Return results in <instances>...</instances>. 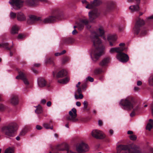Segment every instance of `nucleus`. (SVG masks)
I'll return each instance as SVG.
<instances>
[{"label":"nucleus","mask_w":153,"mask_h":153,"mask_svg":"<svg viewBox=\"0 0 153 153\" xmlns=\"http://www.w3.org/2000/svg\"><path fill=\"white\" fill-rule=\"evenodd\" d=\"M104 33L103 28L101 27L96 31L92 32L91 37L94 48L91 53V56L94 61H97L103 52L104 48L101 44V40L99 36H102Z\"/></svg>","instance_id":"obj_1"},{"label":"nucleus","mask_w":153,"mask_h":153,"mask_svg":"<svg viewBox=\"0 0 153 153\" xmlns=\"http://www.w3.org/2000/svg\"><path fill=\"white\" fill-rule=\"evenodd\" d=\"M117 153H141L139 147L135 145H120L117 147Z\"/></svg>","instance_id":"obj_2"},{"label":"nucleus","mask_w":153,"mask_h":153,"mask_svg":"<svg viewBox=\"0 0 153 153\" xmlns=\"http://www.w3.org/2000/svg\"><path fill=\"white\" fill-rule=\"evenodd\" d=\"M17 125L15 123H10L2 127L1 130L3 133L8 138L14 136L16 130Z\"/></svg>","instance_id":"obj_3"},{"label":"nucleus","mask_w":153,"mask_h":153,"mask_svg":"<svg viewBox=\"0 0 153 153\" xmlns=\"http://www.w3.org/2000/svg\"><path fill=\"white\" fill-rule=\"evenodd\" d=\"M135 101L134 98L131 96H128L125 99H122L120 104L123 106L125 109L131 110L135 106Z\"/></svg>","instance_id":"obj_4"},{"label":"nucleus","mask_w":153,"mask_h":153,"mask_svg":"<svg viewBox=\"0 0 153 153\" xmlns=\"http://www.w3.org/2000/svg\"><path fill=\"white\" fill-rule=\"evenodd\" d=\"M16 70L18 72L19 75L16 77V79L22 80L26 85H28L29 83L28 79L26 78L25 73L23 71L20 70L18 68H16Z\"/></svg>","instance_id":"obj_5"},{"label":"nucleus","mask_w":153,"mask_h":153,"mask_svg":"<svg viewBox=\"0 0 153 153\" xmlns=\"http://www.w3.org/2000/svg\"><path fill=\"white\" fill-rule=\"evenodd\" d=\"M69 115L66 117L67 120L72 122H75L77 120L76 119V110L74 108H73L69 112Z\"/></svg>","instance_id":"obj_6"},{"label":"nucleus","mask_w":153,"mask_h":153,"mask_svg":"<svg viewBox=\"0 0 153 153\" xmlns=\"http://www.w3.org/2000/svg\"><path fill=\"white\" fill-rule=\"evenodd\" d=\"M145 23L144 21L141 19H139L136 22L133 31L134 34L137 35L140 32V27L144 25Z\"/></svg>","instance_id":"obj_7"},{"label":"nucleus","mask_w":153,"mask_h":153,"mask_svg":"<svg viewBox=\"0 0 153 153\" xmlns=\"http://www.w3.org/2000/svg\"><path fill=\"white\" fill-rule=\"evenodd\" d=\"M23 1L22 0H10L9 3L13 7V8L16 10L19 9L23 5Z\"/></svg>","instance_id":"obj_8"},{"label":"nucleus","mask_w":153,"mask_h":153,"mask_svg":"<svg viewBox=\"0 0 153 153\" xmlns=\"http://www.w3.org/2000/svg\"><path fill=\"white\" fill-rule=\"evenodd\" d=\"M116 57L119 61L122 62H126L129 59L128 55L122 52H120L117 54Z\"/></svg>","instance_id":"obj_9"},{"label":"nucleus","mask_w":153,"mask_h":153,"mask_svg":"<svg viewBox=\"0 0 153 153\" xmlns=\"http://www.w3.org/2000/svg\"><path fill=\"white\" fill-rule=\"evenodd\" d=\"M92 135L97 139H103L105 137L104 134L98 130H94L91 132Z\"/></svg>","instance_id":"obj_10"},{"label":"nucleus","mask_w":153,"mask_h":153,"mask_svg":"<svg viewBox=\"0 0 153 153\" xmlns=\"http://www.w3.org/2000/svg\"><path fill=\"white\" fill-rule=\"evenodd\" d=\"M88 21L87 19H84L82 20L79 23L77 26L78 29L81 30H82L84 27V25H86V27L88 28H90L91 26L88 25Z\"/></svg>","instance_id":"obj_11"},{"label":"nucleus","mask_w":153,"mask_h":153,"mask_svg":"<svg viewBox=\"0 0 153 153\" xmlns=\"http://www.w3.org/2000/svg\"><path fill=\"white\" fill-rule=\"evenodd\" d=\"M99 15V13L97 11V10L95 9L91 12L89 13V19L91 22H92L93 20L96 18Z\"/></svg>","instance_id":"obj_12"},{"label":"nucleus","mask_w":153,"mask_h":153,"mask_svg":"<svg viewBox=\"0 0 153 153\" xmlns=\"http://www.w3.org/2000/svg\"><path fill=\"white\" fill-rule=\"evenodd\" d=\"M29 17L27 22L30 24H33L36 21L40 20L41 19V17L34 15H30Z\"/></svg>","instance_id":"obj_13"},{"label":"nucleus","mask_w":153,"mask_h":153,"mask_svg":"<svg viewBox=\"0 0 153 153\" xmlns=\"http://www.w3.org/2000/svg\"><path fill=\"white\" fill-rule=\"evenodd\" d=\"M101 3L102 2L100 0H94L93 2L88 4L85 7L89 9H92L95 6H97L100 5Z\"/></svg>","instance_id":"obj_14"},{"label":"nucleus","mask_w":153,"mask_h":153,"mask_svg":"<svg viewBox=\"0 0 153 153\" xmlns=\"http://www.w3.org/2000/svg\"><path fill=\"white\" fill-rule=\"evenodd\" d=\"M107 39L109 42L110 46H112L115 45L114 43L117 39V37L115 35H109Z\"/></svg>","instance_id":"obj_15"},{"label":"nucleus","mask_w":153,"mask_h":153,"mask_svg":"<svg viewBox=\"0 0 153 153\" xmlns=\"http://www.w3.org/2000/svg\"><path fill=\"white\" fill-rule=\"evenodd\" d=\"M17 19L18 21L20 22L24 21L26 20V16L22 12H19L17 13Z\"/></svg>","instance_id":"obj_16"},{"label":"nucleus","mask_w":153,"mask_h":153,"mask_svg":"<svg viewBox=\"0 0 153 153\" xmlns=\"http://www.w3.org/2000/svg\"><path fill=\"white\" fill-rule=\"evenodd\" d=\"M19 99L18 96L16 95H13L11 96L10 102L13 105H16L19 103Z\"/></svg>","instance_id":"obj_17"},{"label":"nucleus","mask_w":153,"mask_h":153,"mask_svg":"<svg viewBox=\"0 0 153 153\" xmlns=\"http://www.w3.org/2000/svg\"><path fill=\"white\" fill-rule=\"evenodd\" d=\"M124 50V48H112L109 50V52L111 53H113L114 52H117L118 53L120 52H122Z\"/></svg>","instance_id":"obj_18"},{"label":"nucleus","mask_w":153,"mask_h":153,"mask_svg":"<svg viewBox=\"0 0 153 153\" xmlns=\"http://www.w3.org/2000/svg\"><path fill=\"white\" fill-rule=\"evenodd\" d=\"M67 74L66 71L62 69L58 72L56 75V77L57 78H62L66 76Z\"/></svg>","instance_id":"obj_19"},{"label":"nucleus","mask_w":153,"mask_h":153,"mask_svg":"<svg viewBox=\"0 0 153 153\" xmlns=\"http://www.w3.org/2000/svg\"><path fill=\"white\" fill-rule=\"evenodd\" d=\"M37 81L38 85L40 87H43L46 85V82L45 80L42 78H38Z\"/></svg>","instance_id":"obj_20"},{"label":"nucleus","mask_w":153,"mask_h":153,"mask_svg":"<svg viewBox=\"0 0 153 153\" xmlns=\"http://www.w3.org/2000/svg\"><path fill=\"white\" fill-rule=\"evenodd\" d=\"M116 5V3L114 2L111 1L108 4L107 10L109 11L112 10L115 8Z\"/></svg>","instance_id":"obj_21"},{"label":"nucleus","mask_w":153,"mask_h":153,"mask_svg":"<svg viewBox=\"0 0 153 153\" xmlns=\"http://www.w3.org/2000/svg\"><path fill=\"white\" fill-rule=\"evenodd\" d=\"M38 1L44 2H46V0H27L26 2L30 5L34 6L36 4V3Z\"/></svg>","instance_id":"obj_22"},{"label":"nucleus","mask_w":153,"mask_h":153,"mask_svg":"<svg viewBox=\"0 0 153 153\" xmlns=\"http://www.w3.org/2000/svg\"><path fill=\"white\" fill-rule=\"evenodd\" d=\"M110 58L106 57L104 58L100 62L99 65L102 66H106L109 62Z\"/></svg>","instance_id":"obj_23"},{"label":"nucleus","mask_w":153,"mask_h":153,"mask_svg":"<svg viewBox=\"0 0 153 153\" xmlns=\"http://www.w3.org/2000/svg\"><path fill=\"white\" fill-rule=\"evenodd\" d=\"M70 80V78L67 77L62 79H59L57 82L58 83L62 84H66L68 83Z\"/></svg>","instance_id":"obj_24"},{"label":"nucleus","mask_w":153,"mask_h":153,"mask_svg":"<svg viewBox=\"0 0 153 153\" xmlns=\"http://www.w3.org/2000/svg\"><path fill=\"white\" fill-rule=\"evenodd\" d=\"M19 28L17 25H15L13 26L11 29V33L12 34H15L18 33Z\"/></svg>","instance_id":"obj_25"},{"label":"nucleus","mask_w":153,"mask_h":153,"mask_svg":"<svg viewBox=\"0 0 153 153\" xmlns=\"http://www.w3.org/2000/svg\"><path fill=\"white\" fill-rule=\"evenodd\" d=\"M153 127V120L152 119H150L149 120V122L147 124L146 129L149 131H150Z\"/></svg>","instance_id":"obj_26"},{"label":"nucleus","mask_w":153,"mask_h":153,"mask_svg":"<svg viewBox=\"0 0 153 153\" xmlns=\"http://www.w3.org/2000/svg\"><path fill=\"white\" fill-rule=\"evenodd\" d=\"M129 9L132 12L137 11L139 10V7L138 5H131Z\"/></svg>","instance_id":"obj_27"},{"label":"nucleus","mask_w":153,"mask_h":153,"mask_svg":"<svg viewBox=\"0 0 153 153\" xmlns=\"http://www.w3.org/2000/svg\"><path fill=\"white\" fill-rule=\"evenodd\" d=\"M36 107V109L35 111L36 113L37 114H39L42 112V107L40 105H39L37 106Z\"/></svg>","instance_id":"obj_28"},{"label":"nucleus","mask_w":153,"mask_h":153,"mask_svg":"<svg viewBox=\"0 0 153 153\" xmlns=\"http://www.w3.org/2000/svg\"><path fill=\"white\" fill-rule=\"evenodd\" d=\"M56 18L54 16H50L48 17V23L49 22H52L56 21Z\"/></svg>","instance_id":"obj_29"},{"label":"nucleus","mask_w":153,"mask_h":153,"mask_svg":"<svg viewBox=\"0 0 153 153\" xmlns=\"http://www.w3.org/2000/svg\"><path fill=\"white\" fill-rule=\"evenodd\" d=\"M13 150L12 148L9 147L5 150L4 153H13Z\"/></svg>","instance_id":"obj_30"},{"label":"nucleus","mask_w":153,"mask_h":153,"mask_svg":"<svg viewBox=\"0 0 153 153\" xmlns=\"http://www.w3.org/2000/svg\"><path fill=\"white\" fill-rule=\"evenodd\" d=\"M8 44L7 43H3L1 44V47L5 48L8 50L10 49V48L8 47Z\"/></svg>","instance_id":"obj_31"},{"label":"nucleus","mask_w":153,"mask_h":153,"mask_svg":"<svg viewBox=\"0 0 153 153\" xmlns=\"http://www.w3.org/2000/svg\"><path fill=\"white\" fill-rule=\"evenodd\" d=\"M149 83L150 85L153 86V75L150 76L149 80Z\"/></svg>","instance_id":"obj_32"},{"label":"nucleus","mask_w":153,"mask_h":153,"mask_svg":"<svg viewBox=\"0 0 153 153\" xmlns=\"http://www.w3.org/2000/svg\"><path fill=\"white\" fill-rule=\"evenodd\" d=\"M10 18L12 19H14L17 17V13L11 12L10 13Z\"/></svg>","instance_id":"obj_33"},{"label":"nucleus","mask_w":153,"mask_h":153,"mask_svg":"<svg viewBox=\"0 0 153 153\" xmlns=\"http://www.w3.org/2000/svg\"><path fill=\"white\" fill-rule=\"evenodd\" d=\"M102 69L100 68H97L95 69V70L94 71V73L95 74H100L102 73Z\"/></svg>","instance_id":"obj_34"},{"label":"nucleus","mask_w":153,"mask_h":153,"mask_svg":"<svg viewBox=\"0 0 153 153\" xmlns=\"http://www.w3.org/2000/svg\"><path fill=\"white\" fill-rule=\"evenodd\" d=\"M83 108L84 109H86L87 108L88 103L86 101H85L83 103Z\"/></svg>","instance_id":"obj_35"},{"label":"nucleus","mask_w":153,"mask_h":153,"mask_svg":"<svg viewBox=\"0 0 153 153\" xmlns=\"http://www.w3.org/2000/svg\"><path fill=\"white\" fill-rule=\"evenodd\" d=\"M129 137H130V139L131 140H136V139L137 138V136L135 135H133V134L132 135H130L129 136Z\"/></svg>","instance_id":"obj_36"},{"label":"nucleus","mask_w":153,"mask_h":153,"mask_svg":"<svg viewBox=\"0 0 153 153\" xmlns=\"http://www.w3.org/2000/svg\"><path fill=\"white\" fill-rule=\"evenodd\" d=\"M138 108V106L136 107V108H134L133 111L130 114V116L131 117L134 116L135 115V111L137 110Z\"/></svg>","instance_id":"obj_37"},{"label":"nucleus","mask_w":153,"mask_h":153,"mask_svg":"<svg viewBox=\"0 0 153 153\" xmlns=\"http://www.w3.org/2000/svg\"><path fill=\"white\" fill-rule=\"evenodd\" d=\"M46 102V100L45 99H42L40 102V103L42 105H45Z\"/></svg>","instance_id":"obj_38"},{"label":"nucleus","mask_w":153,"mask_h":153,"mask_svg":"<svg viewBox=\"0 0 153 153\" xmlns=\"http://www.w3.org/2000/svg\"><path fill=\"white\" fill-rule=\"evenodd\" d=\"M86 80L87 81L88 80L91 82H93L94 81V79L90 76H88L86 78Z\"/></svg>","instance_id":"obj_39"},{"label":"nucleus","mask_w":153,"mask_h":153,"mask_svg":"<svg viewBox=\"0 0 153 153\" xmlns=\"http://www.w3.org/2000/svg\"><path fill=\"white\" fill-rule=\"evenodd\" d=\"M24 37V35L22 34H19L18 36V38L19 39H22Z\"/></svg>","instance_id":"obj_40"},{"label":"nucleus","mask_w":153,"mask_h":153,"mask_svg":"<svg viewBox=\"0 0 153 153\" xmlns=\"http://www.w3.org/2000/svg\"><path fill=\"white\" fill-rule=\"evenodd\" d=\"M43 128L48 129V124L47 123H44L42 124Z\"/></svg>","instance_id":"obj_41"},{"label":"nucleus","mask_w":153,"mask_h":153,"mask_svg":"<svg viewBox=\"0 0 153 153\" xmlns=\"http://www.w3.org/2000/svg\"><path fill=\"white\" fill-rule=\"evenodd\" d=\"M125 29V28L124 27H120L119 29V30L120 32H122Z\"/></svg>","instance_id":"obj_42"},{"label":"nucleus","mask_w":153,"mask_h":153,"mask_svg":"<svg viewBox=\"0 0 153 153\" xmlns=\"http://www.w3.org/2000/svg\"><path fill=\"white\" fill-rule=\"evenodd\" d=\"M41 64L40 63H35L33 65V67L36 68H38L41 66Z\"/></svg>","instance_id":"obj_43"},{"label":"nucleus","mask_w":153,"mask_h":153,"mask_svg":"<svg viewBox=\"0 0 153 153\" xmlns=\"http://www.w3.org/2000/svg\"><path fill=\"white\" fill-rule=\"evenodd\" d=\"M5 107L4 106L1 104L0 103V110L2 111L4 109Z\"/></svg>","instance_id":"obj_44"},{"label":"nucleus","mask_w":153,"mask_h":153,"mask_svg":"<svg viewBox=\"0 0 153 153\" xmlns=\"http://www.w3.org/2000/svg\"><path fill=\"white\" fill-rule=\"evenodd\" d=\"M36 128L38 130H40L42 129V127L40 126L37 125L36 126Z\"/></svg>","instance_id":"obj_45"},{"label":"nucleus","mask_w":153,"mask_h":153,"mask_svg":"<svg viewBox=\"0 0 153 153\" xmlns=\"http://www.w3.org/2000/svg\"><path fill=\"white\" fill-rule=\"evenodd\" d=\"M69 60V58L68 57H66L63 60V63H65L66 62H67Z\"/></svg>","instance_id":"obj_46"},{"label":"nucleus","mask_w":153,"mask_h":153,"mask_svg":"<svg viewBox=\"0 0 153 153\" xmlns=\"http://www.w3.org/2000/svg\"><path fill=\"white\" fill-rule=\"evenodd\" d=\"M48 64H53V61L52 60H51V59H48Z\"/></svg>","instance_id":"obj_47"},{"label":"nucleus","mask_w":153,"mask_h":153,"mask_svg":"<svg viewBox=\"0 0 153 153\" xmlns=\"http://www.w3.org/2000/svg\"><path fill=\"white\" fill-rule=\"evenodd\" d=\"M146 19L148 20L153 19V15L149 17L146 18Z\"/></svg>","instance_id":"obj_48"},{"label":"nucleus","mask_w":153,"mask_h":153,"mask_svg":"<svg viewBox=\"0 0 153 153\" xmlns=\"http://www.w3.org/2000/svg\"><path fill=\"white\" fill-rule=\"evenodd\" d=\"M146 19L148 20L153 19V15L149 17L146 18Z\"/></svg>","instance_id":"obj_49"},{"label":"nucleus","mask_w":153,"mask_h":153,"mask_svg":"<svg viewBox=\"0 0 153 153\" xmlns=\"http://www.w3.org/2000/svg\"><path fill=\"white\" fill-rule=\"evenodd\" d=\"M43 22L45 24L48 23V19L47 18L45 19L43 21Z\"/></svg>","instance_id":"obj_50"},{"label":"nucleus","mask_w":153,"mask_h":153,"mask_svg":"<svg viewBox=\"0 0 153 153\" xmlns=\"http://www.w3.org/2000/svg\"><path fill=\"white\" fill-rule=\"evenodd\" d=\"M98 125L100 126H101L102 125V121L100 120L98 121Z\"/></svg>","instance_id":"obj_51"},{"label":"nucleus","mask_w":153,"mask_h":153,"mask_svg":"<svg viewBox=\"0 0 153 153\" xmlns=\"http://www.w3.org/2000/svg\"><path fill=\"white\" fill-rule=\"evenodd\" d=\"M76 105H77V106L78 107H79L81 106V103L80 102H76Z\"/></svg>","instance_id":"obj_52"},{"label":"nucleus","mask_w":153,"mask_h":153,"mask_svg":"<svg viewBox=\"0 0 153 153\" xmlns=\"http://www.w3.org/2000/svg\"><path fill=\"white\" fill-rule=\"evenodd\" d=\"M142 84V82L140 81H138L137 82V85L138 86L141 85Z\"/></svg>","instance_id":"obj_53"},{"label":"nucleus","mask_w":153,"mask_h":153,"mask_svg":"<svg viewBox=\"0 0 153 153\" xmlns=\"http://www.w3.org/2000/svg\"><path fill=\"white\" fill-rule=\"evenodd\" d=\"M139 88L138 87H135L134 88V91L135 92L139 90Z\"/></svg>","instance_id":"obj_54"},{"label":"nucleus","mask_w":153,"mask_h":153,"mask_svg":"<svg viewBox=\"0 0 153 153\" xmlns=\"http://www.w3.org/2000/svg\"><path fill=\"white\" fill-rule=\"evenodd\" d=\"M125 45L124 43H121L119 44V46H122V47H120V48H124V50L125 49V48L124 47V45Z\"/></svg>","instance_id":"obj_55"},{"label":"nucleus","mask_w":153,"mask_h":153,"mask_svg":"<svg viewBox=\"0 0 153 153\" xmlns=\"http://www.w3.org/2000/svg\"><path fill=\"white\" fill-rule=\"evenodd\" d=\"M83 96L82 94H80L79 95L78 98L80 99H82L83 98Z\"/></svg>","instance_id":"obj_56"},{"label":"nucleus","mask_w":153,"mask_h":153,"mask_svg":"<svg viewBox=\"0 0 153 153\" xmlns=\"http://www.w3.org/2000/svg\"><path fill=\"white\" fill-rule=\"evenodd\" d=\"M114 132L112 130H110L109 131V133L111 135H112L113 134Z\"/></svg>","instance_id":"obj_57"},{"label":"nucleus","mask_w":153,"mask_h":153,"mask_svg":"<svg viewBox=\"0 0 153 153\" xmlns=\"http://www.w3.org/2000/svg\"><path fill=\"white\" fill-rule=\"evenodd\" d=\"M55 56H57L61 55H62V54H61V53H55Z\"/></svg>","instance_id":"obj_58"},{"label":"nucleus","mask_w":153,"mask_h":153,"mask_svg":"<svg viewBox=\"0 0 153 153\" xmlns=\"http://www.w3.org/2000/svg\"><path fill=\"white\" fill-rule=\"evenodd\" d=\"M77 33V31L76 29H74L72 32V33L73 34H75Z\"/></svg>","instance_id":"obj_59"},{"label":"nucleus","mask_w":153,"mask_h":153,"mask_svg":"<svg viewBox=\"0 0 153 153\" xmlns=\"http://www.w3.org/2000/svg\"><path fill=\"white\" fill-rule=\"evenodd\" d=\"M127 133L128 134H133V132L132 131H128Z\"/></svg>","instance_id":"obj_60"},{"label":"nucleus","mask_w":153,"mask_h":153,"mask_svg":"<svg viewBox=\"0 0 153 153\" xmlns=\"http://www.w3.org/2000/svg\"><path fill=\"white\" fill-rule=\"evenodd\" d=\"M82 2L83 4H87V5L88 4H87V2L86 0H84L82 1Z\"/></svg>","instance_id":"obj_61"},{"label":"nucleus","mask_w":153,"mask_h":153,"mask_svg":"<svg viewBox=\"0 0 153 153\" xmlns=\"http://www.w3.org/2000/svg\"><path fill=\"white\" fill-rule=\"evenodd\" d=\"M25 134L24 132L22 131L19 134L20 136H23Z\"/></svg>","instance_id":"obj_62"},{"label":"nucleus","mask_w":153,"mask_h":153,"mask_svg":"<svg viewBox=\"0 0 153 153\" xmlns=\"http://www.w3.org/2000/svg\"><path fill=\"white\" fill-rule=\"evenodd\" d=\"M77 91L79 94L81 92V88H79L77 89Z\"/></svg>","instance_id":"obj_63"},{"label":"nucleus","mask_w":153,"mask_h":153,"mask_svg":"<svg viewBox=\"0 0 153 153\" xmlns=\"http://www.w3.org/2000/svg\"><path fill=\"white\" fill-rule=\"evenodd\" d=\"M152 109V115L153 116V104H152L151 106Z\"/></svg>","instance_id":"obj_64"}]
</instances>
